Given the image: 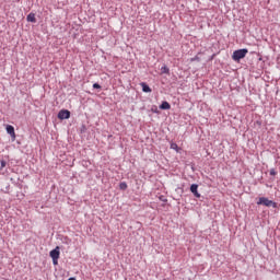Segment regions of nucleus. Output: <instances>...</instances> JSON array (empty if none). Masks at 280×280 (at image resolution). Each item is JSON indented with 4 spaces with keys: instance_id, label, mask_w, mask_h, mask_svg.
Wrapping results in <instances>:
<instances>
[{
    "instance_id": "16",
    "label": "nucleus",
    "mask_w": 280,
    "mask_h": 280,
    "mask_svg": "<svg viewBox=\"0 0 280 280\" xmlns=\"http://www.w3.org/2000/svg\"><path fill=\"white\" fill-rule=\"evenodd\" d=\"M162 201H163V202H167V199H163V198H162Z\"/></svg>"
},
{
    "instance_id": "1",
    "label": "nucleus",
    "mask_w": 280,
    "mask_h": 280,
    "mask_svg": "<svg viewBox=\"0 0 280 280\" xmlns=\"http://www.w3.org/2000/svg\"><path fill=\"white\" fill-rule=\"evenodd\" d=\"M246 54H248V49L246 48L234 50L232 60H234V62H240L242 59L246 58Z\"/></svg>"
},
{
    "instance_id": "10",
    "label": "nucleus",
    "mask_w": 280,
    "mask_h": 280,
    "mask_svg": "<svg viewBox=\"0 0 280 280\" xmlns=\"http://www.w3.org/2000/svg\"><path fill=\"white\" fill-rule=\"evenodd\" d=\"M119 189H121V191H126L128 189V184L126 182H121L119 184Z\"/></svg>"
},
{
    "instance_id": "5",
    "label": "nucleus",
    "mask_w": 280,
    "mask_h": 280,
    "mask_svg": "<svg viewBox=\"0 0 280 280\" xmlns=\"http://www.w3.org/2000/svg\"><path fill=\"white\" fill-rule=\"evenodd\" d=\"M190 191L194 194L195 198H200V192H198V184H192L190 186Z\"/></svg>"
},
{
    "instance_id": "8",
    "label": "nucleus",
    "mask_w": 280,
    "mask_h": 280,
    "mask_svg": "<svg viewBox=\"0 0 280 280\" xmlns=\"http://www.w3.org/2000/svg\"><path fill=\"white\" fill-rule=\"evenodd\" d=\"M172 108V105L167 103V101H163L162 104L160 105V110H170Z\"/></svg>"
},
{
    "instance_id": "11",
    "label": "nucleus",
    "mask_w": 280,
    "mask_h": 280,
    "mask_svg": "<svg viewBox=\"0 0 280 280\" xmlns=\"http://www.w3.org/2000/svg\"><path fill=\"white\" fill-rule=\"evenodd\" d=\"M161 71H162V73H170V68H167V66H163L161 68Z\"/></svg>"
},
{
    "instance_id": "18",
    "label": "nucleus",
    "mask_w": 280,
    "mask_h": 280,
    "mask_svg": "<svg viewBox=\"0 0 280 280\" xmlns=\"http://www.w3.org/2000/svg\"><path fill=\"white\" fill-rule=\"evenodd\" d=\"M152 110H153V113H156V107H155V109H154V108H152Z\"/></svg>"
},
{
    "instance_id": "4",
    "label": "nucleus",
    "mask_w": 280,
    "mask_h": 280,
    "mask_svg": "<svg viewBox=\"0 0 280 280\" xmlns=\"http://www.w3.org/2000/svg\"><path fill=\"white\" fill-rule=\"evenodd\" d=\"M71 117V112L69 109H61L58 113V119H69Z\"/></svg>"
},
{
    "instance_id": "2",
    "label": "nucleus",
    "mask_w": 280,
    "mask_h": 280,
    "mask_svg": "<svg viewBox=\"0 0 280 280\" xmlns=\"http://www.w3.org/2000/svg\"><path fill=\"white\" fill-rule=\"evenodd\" d=\"M257 205H262L264 207H272V209H277V202L266 197H260L257 201Z\"/></svg>"
},
{
    "instance_id": "19",
    "label": "nucleus",
    "mask_w": 280,
    "mask_h": 280,
    "mask_svg": "<svg viewBox=\"0 0 280 280\" xmlns=\"http://www.w3.org/2000/svg\"><path fill=\"white\" fill-rule=\"evenodd\" d=\"M152 110H153V113H156V107H155V109H154V108H152Z\"/></svg>"
},
{
    "instance_id": "3",
    "label": "nucleus",
    "mask_w": 280,
    "mask_h": 280,
    "mask_svg": "<svg viewBox=\"0 0 280 280\" xmlns=\"http://www.w3.org/2000/svg\"><path fill=\"white\" fill-rule=\"evenodd\" d=\"M50 257L52 259L54 266H58V259H60V247L57 246L55 249L50 250Z\"/></svg>"
},
{
    "instance_id": "15",
    "label": "nucleus",
    "mask_w": 280,
    "mask_h": 280,
    "mask_svg": "<svg viewBox=\"0 0 280 280\" xmlns=\"http://www.w3.org/2000/svg\"><path fill=\"white\" fill-rule=\"evenodd\" d=\"M93 89H102V85H100V83H94Z\"/></svg>"
},
{
    "instance_id": "9",
    "label": "nucleus",
    "mask_w": 280,
    "mask_h": 280,
    "mask_svg": "<svg viewBox=\"0 0 280 280\" xmlns=\"http://www.w3.org/2000/svg\"><path fill=\"white\" fill-rule=\"evenodd\" d=\"M26 21H27L28 23H36V14L30 13V14L26 16Z\"/></svg>"
},
{
    "instance_id": "6",
    "label": "nucleus",
    "mask_w": 280,
    "mask_h": 280,
    "mask_svg": "<svg viewBox=\"0 0 280 280\" xmlns=\"http://www.w3.org/2000/svg\"><path fill=\"white\" fill-rule=\"evenodd\" d=\"M7 132L12 139H16V133L14 132V127L11 125L7 126Z\"/></svg>"
},
{
    "instance_id": "13",
    "label": "nucleus",
    "mask_w": 280,
    "mask_h": 280,
    "mask_svg": "<svg viewBox=\"0 0 280 280\" xmlns=\"http://www.w3.org/2000/svg\"><path fill=\"white\" fill-rule=\"evenodd\" d=\"M270 176H277V171L275 168H271L269 171Z\"/></svg>"
},
{
    "instance_id": "17",
    "label": "nucleus",
    "mask_w": 280,
    "mask_h": 280,
    "mask_svg": "<svg viewBox=\"0 0 280 280\" xmlns=\"http://www.w3.org/2000/svg\"><path fill=\"white\" fill-rule=\"evenodd\" d=\"M152 110H153V113H156V107H155V109H154V108H152Z\"/></svg>"
},
{
    "instance_id": "7",
    "label": "nucleus",
    "mask_w": 280,
    "mask_h": 280,
    "mask_svg": "<svg viewBox=\"0 0 280 280\" xmlns=\"http://www.w3.org/2000/svg\"><path fill=\"white\" fill-rule=\"evenodd\" d=\"M140 85L142 88L143 93H152V89L150 88V85H148V83L142 82L140 83Z\"/></svg>"
},
{
    "instance_id": "12",
    "label": "nucleus",
    "mask_w": 280,
    "mask_h": 280,
    "mask_svg": "<svg viewBox=\"0 0 280 280\" xmlns=\"http://www.w3.org/2000/svg\"><path fill=\"white\" fill-rule=\"evenodd\" d=\"M7 165H8V162H5V160L0 161V170H3V167H5Z\"/></svg>"
},
{
    "instance_id": "14",
    "label": "nucleus",
    "mask_w": 280,
    "mask_h": 280,
    "mask_svg": "<svg viewBox=\"0 0 280 280\" xmlns=\"http://www.w3.org/2000/svg\"><path fill=\"white\" fill-rule=\"evenodd\" d=\"M171 148H172V150H178V144H176V143H171Z\"/></svg>"
}]
</instances>
